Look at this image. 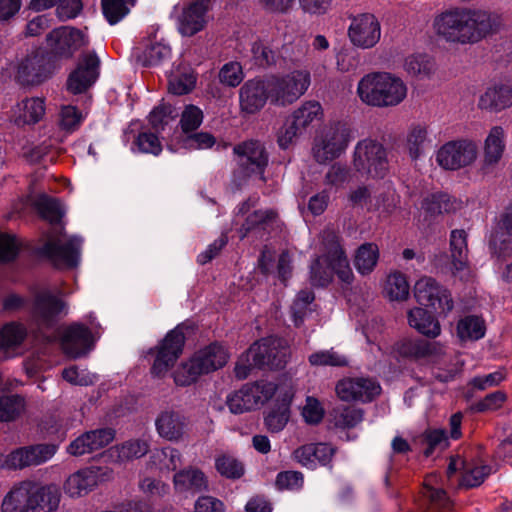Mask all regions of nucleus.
<instances>
[{
  "instance_id": "57",
  "label": "nucleus",
  "mask_w": 512,
  "mask_h": 512,
  "mask_svg": "<svg viewBox=\"0 0 512 512\" xmlns=\"http://www.w3.org/2000/svg\"><path fill=\"white\" fill-rule=\"evenodd\" d=\"M304 132L300 130L294 120L289 116L277 133V142L282 149H287L295 143Z\"/></svg>"
},
{
  "instance_id": "49",
  "label": "nucleus",
  "mask_w": 512,
  "mask_h": 512,
  "mask_svg": "<svg viewBox=\"0 0 512 512\" xmlns=\"http://www.w3.org/2000/svg\"><path fill=\"white\" fill-rule=\"evenodd\" d=\"M134 4L135 0H101L103 15L111 25L121 21Z\"/></svg>"
},
{
  "instance_id": "58",
  "label": "nucleus",
  "mask_w": 512,
  "mask_h": 512,
  "mask_svg": "<svg viewBox=\"0 0 512 512\" xmlns=\"http://www.w3.org/2000/svg\"><path fill=\"white\" fill-rule=\"evenodd\" d=\"M217 471L227 478H240L244 473V467L241 462L229 455H222L216 459Z\"/></svg>"
},
{
  "instance_id": "12",
  "label": "nucleus",
  "mask_w": 512,
  "mask_h": 512,
  "mask_svg": "<svg viewBox=\"0 0 512 512\" xmlns=\"http://www.w3.org/2000/svg\"><path fill=\"white\" fill-rule=\"evenodd\" d=\"M82 240L70 237L62 240L59 235H49L46 242L39 248V253L47 257L57 267H74L79 262Z\"/></svg>"
},
{
  "instance_id": "15",
  "label": "nucleus",
  "mask_w": 512,
  "mask_h": 512,
  "mask_svg": "<svg viewBox=\"0 0 512 512\" xmlns=\"http://www.w3.org/2000/svg\"><path fill=\"white\" fill-rule=\"evenodd\" d=\"M237 156L238 166L245 176L258 175L265 182V169L268 165V153L265 146L256 140H249L240 143L233 148Z\"/></svg>"
},
{
  "instance_id": "48",
  "label": "nucleus",
  "mask_w": 512,
  "mask_h": 512,
  "mask_svg": "<svg viewBox=\"0 0 512 512\" xmlns=\"http://www.w3.org/2000/svg\"><path fill=\"white\" fill-rule=\"evenodd\" d=\"M171 49L168 45L154 39H148L139 59L144 66H155L170 56Z\"/></svg>"
},
{
  "instance_id": "46",
  "label": "nucleus",
  "mask_w": 512,
  "mask_h": 512,
  "mask_svg": "<svg viewBox=\"0 0 512 512\" xmlns=\"http://www.w3.org/2000/svg\"><path fill=\"white\" fill-rule=\"evenodd\" d=\"M332 423L336 428H354L363 420V411L356 407L340 406L332 411Z\"/></svg>"
},
{
  "instance_id": "59",
  "label": "nucleus",
  "mask_w": 512,
  "mask_h": 512,
  "mask_svg": "<svg viewBox=\"0 0 512 512\" xmlns=\"http://www.w3.org/2000/svg\"><path fill=\"white\" fill-rule=\"evenodd\" d=\"M276 217L272 210H255L249 214L240 228L241 237L244 238L251 230L265 225Z\"/></svg>"
},
{
  "instance_id": "55",
  "label": "nucleus",
  "mask_w": 512,
  "mask_h": 512,
  "mask_svg": "<svg viewBox=\"0 0 512 512\" xmlns=\"http://www.w3.org/2000/svg\"><path fill=\"white\" fill-rule=\"evenodd\" d=\"M37 210L41 217L51 224H58L63 216L59 201L53 198H40L37 202Z\"/></svg>"
},
{
  "instance_id": "33",
  "label": "nucleus",
  "mask_w": 512,
  "mask_h": 512,
  "mask_svg": "<svg viewBox=\"0 0 512 512\" xmlns=\"http://www.w3.org/2000/svg\"><path fill=\"white\" fill-rule=\"evenodd\" d=\"M174 486L178 492H201L208 487V481L205 474L193 467H189L177 472L174 475Z\"/></svg>"
},
{
  "instance_id": "47",
  "label": "nucleus",
  "mask_w": 512,
  "mask_h": 512,
  "mask_svg": "<svg viewBox=\"0 0 512 512\" xmlns=\"http://www.w3.org/2000/svg\"><path fill=\"white\" fill-rule=\"evenodd\" d=\"M410 286L404 274L395 271L388 275L384 292L392 301H403L409 296Z\"/></svg>"
},
{
  "instance_id": "22",
  "label": "nucleus",
  "mask_w": 512,
  "mask_h": 512,
  "mask_svg": "<svg viewBox=\"0 0 512 512\" xmlns=\"http://www.w3.org/2000/svg\"><path fill=\"white\" fill-rule=\"evenodd\" d=\"M335 452V448L328 443H309L296 448L291 457L301 466L314 470L318 465H329Z\"/></svg>"
},
{
  "instance_id": "3",
  "label": "nucleus",
  "mask_w": 512,
  "mask_h": 512,
  "mask_svg": "<svg viewBox=\"0 0 512 512\" xmlns=\"http://www.w3.org/2000/svg\"><path fill=\"white\" fill-rule=\"evenodd\" d=\"M360 100L372 107H394L407 96L404 81L388 72H372L363 76L357 85Z\"/></svg>"
},
{
  "instance_id": "54",
  "label": "nucleus",
  "mask_w": 512,
  "mask_h": 512,
  "mask_svg": "<svg viewBox=\"0 0 512 512\" xmlns=\"http://www.w3.org/2000/svg\"><path fill=\"white\" fill-rule=\"evenodd\" d=\"M432 59L425 54H415L405 59L404 68L411 75L426 76L433 70Z\"/></svg>"
},
{
  "instance_id": "64",
  "label": "nucleus",
  "mask_w": 512,
  "mask_h": 512,
  "mask_svg": "<svg viewBox=\"0 0 512 512\" xmlns=\"http://www.w3.org/2000/svg\"><path fill=\"white\" fill-rule=\"evenodd\" d=\"M324 408L318 399L308 396L302 408V416L308 424H318L324 417Z\"/></svg>"
},
{
  "instance_id": "34",
  "label": "nucleus",
  "mask_w": 512,
  "mask_h": 512,
  "mask_svg": "<svg viewBox=\"0 0 512 512\" xmlns=\"http://www.w3.org/2000/svg\"><path fill=\"white\" fill-rule=\"evenodd\" d=\"M31 505L33 512L56 510L60 503V492L56 486L36 487L32 483Z\"/></svg>"
},
{
  "instance_id": "28",
  "label": "nucleus",
  "mask_w": 512,
  "mask_h": 512,
  "mask_svg": "<svg viewBox=\"0 0 512 512\" xmlns=\"http://www.w3.org/2000/svg\"><path fill=\"white\" fill-rule=\"evenodd\" d=\"M157 433L167 441L177 442L185 434L186 418L173 410L162 411L155 420Z\"/></svg>"
},
{
  "instance_id": "40",
  "label": "nucleus",
  "mask_w": 512,
  "mask_h": 512,
  "mask_svg": "<svg viewBox=\"0 0 512 512\" xmlns=\"http://www.w3.org/2000/svg\"><path fill=\"white\" fill-rule=\"evenodd\" d=\"M450 251L455 271L465 270L468 265L467 233L465 230L456 229L451 232Z\"/></svg>"
},
{
  "instance_id": "63",
  "label": "nucleus",
  "mask_w": 512,
  "mask_h": 512,
  "mask_svg": "<svg viewBox=\"0 0 512 512\" xmlns=\"http://www.w3.org/2000/svg\"><path fill=\"white\" fill-rule=\"evenodd\" d=\"M203 121V112L200 108L194 105L185 107L181 115V128L183 132L188 133L196 130Z\"/></svg>"
},
{
  "instance_id": "7",
  "label": "nucleus",
  "mask_w": 512,
  "mask_h": 512,
  "mask_svg": "<svg viewBox=\"0 0 512 512\" xmlns=\"http://www.w3.org/2000/svg\"><path fill=\"white\" fill-rule=\"evenodd\" d=\"M352 139V131L347 124L335 122L326 126L315 139L313 154L316 161L326 163L338 158Z\"/></svg>"
},
{
  "instance_id": "4",
  "label": "nucleus",
  "mask_w": 512,
  "mask_h": 512,
  "mask_svg": "<svg viewBox=\"0 0 512 512\" xmlns=\"http://www.w3.org/2000/svg\"><path fill=\"white\" fill-rule=\"evenodd\" d=\"M230 358L227 348L217 342L211 343L195 352L187 361L182 362L173 373L178 386H189L201 375L209 374L224 367Z\"/></svg>"
},
{
  "instance_id": "52",
  "label": "nucleus",
  "mask_w": 512,
  "mask_h": 512,
  "mask_svg": "<svg viewBox=\"0 0 512 512\" xmlns=\"http://www.w3.org/2000/svg\"><path fill=\"white\" fill-rule=\"evenodd\" d=\"M26 329L18 323L6 324L0 330V349H8L20 345L26 337Z\"/></svg>"
},
{
  "instance_id": "41",
  "label": "nucleus",
  "mask_w": 512,
  "mask_h": 512,
  "mask_svg": "<svg viewBox=\"0 0 512 512\" xmlns=\"http://www.w3.org/2000/svg\"><path fill=\"white\" fill-rule=\"evenodd\" d=\"M379 260V248L375 243H364L358 247L354 257V265L361 275H369Z\"/></svg>"
},
{
  "instance_id": "50",
  "label": "nucleus",
  "mask_w": 512,
  "mask_h": 512,
  "mask_svg": "<svg viewBox=\"0 0 512 512\" xmlns=\"http://www.w3.org/2000/svg\"><path fill=\"white\" fill-rule=\"evenodd\" d=\"M437 481V475L431 474L429 475L425 482L423 488V495L429 499L433 510L434 508H439L442 510H450L452 507V502L447 497L446 492L441 488H435L433 485Z\"/></svg>"
},
{
  "instance_id": "25",
  "label": "nucleus",
  "mask_w": 512,
  "mask_h": 512,
  "mask_svg": "<svg viewBox=\"0 0 512 512\" xmlns=\"http://www.w3.org/2000/svg\"><path fill=\"white\" fill-rule=\"evenodd\" d=\"M512 106V86L498 82L489 85L479 96L480 110L498 113Z\"/></svg>"
},
{
  "instance_id": "60",
  "label": "nucleus",
  "mask_w": 512,
  "mask_h": 512,
  "mask_svg": "<svg viewBox=\"0 0 512 512\" xmlns=\"http://www.w3.org/2000/svg\"><path fill=\"white\" fill-rule=\"evenodd\" d=\"M30 466L41 465L50 460L57 451V446L53 444H37L26 446Z\"/></svg>"
},
{
  "instance_id": "36",
  "label": "nucleus",
  "mask_w": 512,
  "mask_h": 512,
  "mask_svg": "<svg viewBox=\"0 0 512 512\" xmlns=\"http://www.w3.org/2000/svg\"><path fill=\"white\" fill-rule=\"evenodd\" d=\"M408 323L412 328L429 338H436L441 333L438 320L427 310L420 307L408 312Z\"/></svg>"
},
{
  "instance_id": "43",
  "label": "nucleus",
  "mask_w": 512,
  "mask_h": 512,
  "mask_svg": "<svg viewBox=\"0 0 512 512\" xmlns=\"http://www.w3.org/2000/svg\"><path fill=\"white\" fill-rule=\"evenodd\" d=\"M290 117L300 130L305 132L314 121H320L323 118V109L317 101H306L294 110Z\"/></svg>"
},
{
  "instance_id": "9",
  "label": "nucleus",
  "mask_w": 512,
  "mask_h": 512,
  "mask_svg": "<svg viewBox=\"0 0 512 512\" xmlns=\"http://www.w3.org/2000/svg\"><path fill=\"white\" fill-rule=\"evenodd\" d=\"M478 156V146L470 139L451 140L436 152L437 164L450 171H456L473 164Z\"/></svg>"
},
{
  "instance_id": "27",
  "label": "nucleus",
  "mask_w": 512,
  "mask_h": 512,
  "mask_svg": "<svg viewBox=\"0 0 512 512\" xmlns=\"http://www.w3.org/2000/svg\"><path fill=\"white\" fill-rule=\"evenodd\" d=\"M44 115V99L32 97L16 103L11 109L10 119L17 126H25L38 123Z\"/></svg>"
},
{
  "instance_id": "26",
  "label": "nucleus",
  "mask_w": 512,
  "mask_h": 512,
  "mask_svg": "<svg viewBox=\"0 0 512 512\" xmlns=\"http://www.w3.org/2000/svg\"><path fill=\"white\" fill-rule=\"evenodd\" d=\"M506 134L501 126H493L484 141L481 170L490 172L502 159L505 151Z\"/></svg>"
},
{
  "instance_id": "8",
  "label": "nucleus",
  "mask_w": 512,
  "mask_h": 512,
  "mask_svg": "<svg viewBox=\"0 0 512 512\" xmlns=\"http://www.w3.org/2000/svg\"><path fill=\"white\" fill-rule=\"evenodd\" d=\"M278 389L274 382L266 380L247 383L227 397V405L234 414L252 411L268 402Z\"/></svg>"
},
{
  "instance_id": "35",
  "label": "nucleus",
  "mask_w": 512,
  "mask_h": 512,
  "mask_svg": "<svg viewBox=\"0 0 512 512\" xmlns=\"http://www.w3.org/2000/svg\"><path fill=\"white\" fill-rule=\"evenodd\" d=\"M31 482H22L14 487L3 499L2 512L31 511Z\"/></svg>"
},
{
  "instance_id": "24",
  "label": "nucleus",
  "mask_w": 512,
  "mask_h": 512,
  "mask_svg": "<svg viewBox=\"0 0 512 512\" xmlns=\"http://www.w3.org/2000/svg\"><path fill=\"white\" fill-rule=\"evenodd\" d=\"M396 352L403 357L415 360L436 362L444 355V346L439 342L404 339L395 346Z\"/></svg>"
},
{
  "instance_id": "51",
  "label": "nucleus",
  "mask_w": 512,
  "mask_h": 512,
  "mask_svg": "<svg viewBox=\"0 0 512 512\" xmlns=\"http://www.w3.org/2000/svg\"><path fill=\"white\" fill-rule=\"evenodd\" d=\"M314 298V292L307 289L301 290L297 294L291 306L292 318L296 326H300L306 315L311 311L309 306L314 301Z\"/></svg>"
},
{
  "instance_id": "53",
  "label": "nucleus",
  "mask_w": 512,
  "mask_h": 512,
  "mask_svg": "<svg viewBox=\"0 0 512 512\" xmlns=\"http://www.w3.org/2000/svg\"><path fill=\"white\" fill-rule=\"evenodd\" d=\"M84 120V115L73 105H64L59 112L58 124L62 130L73 132Z\"/></svg>"
},
{
  "instance_id": "21",
  "label": "nucleus",
  "mask_w": 512,
  "mask_h": 512,
  "mask_svg": "<svg viewBox=\"0 0 512 512\" xmlns=\"http://www.w3.org/2000/svg\"><path fill=\"white\" fill-rule=\"evenodd\" d=\"M270 101L265 79L254 78L246 81L239 90V105L242 112L255 114Z\"/></svg>"
},
{
  "instance_id": "42",
  "label": "nucleus",
  "mask_w": 512,
  "mask_h": 512,
  "mask_svg": "<svg viewBox=\"0 0 512 512\" xmlns=\"http://www.w3.org/2000/svg\"><path fill=\"white\" fill-rule=\"evenodd\" d=\"M26 409L25 399L18 394L0 393V422H12L22 416Z\"/></svg>"
},
{
  "instance_id": "17",
  "label": "nucleus",
  "mask_w": 512,
  "mask_h": 512,
  "mask_svg": "<svg viewBox=\"0 0 512 512\" xmlns=\"http://www.w3.org/2000/svg\"><path fill=\"white\" fill-rule=\"evenodd\" d=\"M213 0H191L185 3L177 16V28L181 35L191 37L202 31L210 20Z\"/></svg>"
},
{
  "instance_id": "18",
  "label": "nucleus",
  "mask_w": 512,
  "mask_h": 512,
  "mask_svg": "<svg viewBox=\"0 0 512 512\" xmlns=\"http://www.w3.org/2000/svg\"><path fill=\"white\" fill-rule=\"evenodd\" d=\"M100 59L93 51L82 53L77 66L67 79V90L72 94H81L90 88L99 77Z\"/></svg>"
},
{
  "instance_id": "16",
  "label": "nucleus",
  "mask_w": 512,
  "mask_h": 512,
  "mask_svg": "<svg viewBox=\"0 0 512 512\" xmlns=\"http://www.w3.org/2000/svg\"><path fill=\"white\" fill-rule=\"evenodd\" d=\"M353 46L360 49H371L381 38V24L372 13H361L350 18L347 31Z\"/></svg>"
},
{
  "instance_id": "61",
  "label": "nucleus",
  "mask_w": 512,
  "mask_h": 512,
  "mask_svg": "<svg viewBox=\"0 0 512 512\" xmlns=\"http://www.w3.org/2000/svg\"><path fill=\"white\" fill-rule=\"evenodd\" d=\"M196 78L193 73L173 74L169 79V91L174 95L189 93L195 86Z\"/></svg>"
},
{
  "instance_id": "6",
  "label": "nucleus",
  "mask_w": 512,
  "mask_h": 512,
  "mask_svg": "<svg viewBox=\"0 0 512 512\" xmlns=\"http://www.w3.org/2000/svg\"><path fill=\"white\" fill-rule=\"evenodd\" d=\"M353 166L361 175L383 178L389 168L386 148L370 138L359 141L353 153Z\"/></svg>"
},
{
  "instance_id": "19",
  "label": "nucleus",
  "mask_w": 512,
  "mask_h": 512,
  "mask_svg": "<svg viewBox=\"0 0 512 512\" xmlns=\"http://www.w3.org/2000/svg\"><path fill=\"white\" fill-rule=\"evenodd\" d=\"M67 313L66 303L44 290L35 296L33 317L40 329L51 328L61 314Z\"/></svg>"
},
{
  "instance_id": "30",
  "label": "nucleus",
  "mask_w": 512,
  "mask_h": 512,
  "mask_svg": "<svg viewBox=\"0 0 512 512\" xmlns=\"http://www.w3.org/2000/svg\"><path fill=\"white\" fill-rule=\"evenodd\" d=\"M504 235L512 236V201L499 215L496 223V231L491 235L489 245L492 253L498 258L506 256V241Z\"/></svg>"
},
{
  "instance_id": "10",
  "label": "nucleus",
  "mask_w": 512,
  "mask_h": 512,
  "mask_svg": "<svg viewBox=\"0 0 512 512\" xmlns=\"http://www.w3.org/2000/svg\"><path fill=\"white\" fill-rule=\"evenodd\" d=\"M185 335L181 326L169 331L161 343L155 348V359L151 374L163 377L183 352Z\"/></svg>"
},
{
  "instance_id": "29",
  "label": "nucleus",
  "mask_w": 512,
  "mask_h": 512,
  "mask_svg": "<svg viewBox=\"0 0 512 512\" xmlns=\"http://www.w3.org/2000/svg\"><path fill=\"white\" fill-rule=\"evenodd\" d=\"M15 79L21 85H37L46 79L44 59L38 54L28 55L16 67Z\"/></svg>"
},
{
  "instance_id": "13",
  "label": "nucleus",
  "mask_w": 512,
  "mask_h": 512,
  "mask_svg": "<svg viewBox=\"0 0 512 512\" xmlns=\"http://www.w3.org/2000/svg\"><path fill=\"white\" fill-rule=\"evenodd\" d=\"M414 296L419 304L430 307L439 314L447 315L454 307L450 292L428 276L415 283Z\"/></svg>"
},
{
  "instance_id": "44",
  "label": "nucleus",
  "mask_w": 512,
  "mask_h": 512,
  "mask_svg": "<svg viewBox=\"0 0 512 512\" xmlns=\"http://www.w3.org/2000/svg\"><path fill=\"white\" fill-rule=\"evenodd\" d=\"M485 322L481 317L468 315L461 318L456 327L457 336L461 341H476L485 335Z\"/></svg>"
},
{
  "instance_id": "37",
  "label": "nucleus",
  "mask_w": 512,
  "mask_h": 512,
  "mask_svg": "<svg viewBox=\"0 0 512 512\" xmlns=\"http://www.w3.org/2000/svg\"><path fill=\"white\" fill-rule=\"evenodd\" d=\"M462 207V201L446 193L430 194L423 199L422 208L431 216L453 213Z\"/></svg>"
},
{
  "instance_id": "5",
  "label": "nucleus",
  "mask_w": 512,
  "mask_h": 512,
  "mask_svg": "<svg viewBox=\"0 0 512 512\" xmlns=\"http://www.w3.org/2000/svg\"><path fill=\"white\" fill-rule=\"evenodd\" d=\"M270 103L285 107L296 102L309 88L311 75L307 70H295L286 75L266 78Z\"/></svg>"
},
{
  "instance_id": "38",
  "label": "nucleus",
  "mask_w": 512,
  "mask_h": 512,
  "mask_svg": "<svg viewBox=\"0 0 512 512\" xmlns=\"http://www.w3.org/2000/svg\"><path fill=\"white\" fill-rule=\"evenodd\" d=\"M430 143L428 128L423 124L411 125L407 131L405 148L412 160H418L425 153L426 146Z\"/></svg>"
},
{
  "instance_id": "2",
  "label": "nucleus",
  "mask_w": 512,
  "mask_h": 512,
  "mask_svg": "<svg viewBox=\"0 0 512 512\" xmlns=\"http://www.w3.org/2000/svg\"><path fill=\"white\" fill-rule=\"evenodd\" d=\"M321 237L326 254L316 258L311 264L310 280L312 285L327 286L331 282L333 274H336L342 282L350 284L354 275L339 243L338 234L332 229H325Z\"/></svg>"
},
{
  "instance_id": "23",
  "label": "nucleus",
  "mask_w": 512,
  "mask_h": 512,
  "mask_svg": "<svg viewBox=\"0 0 512 512\" xmlns=\"http://www.w3.org/2000/svg\"><path fill=\"white\" fill-rule=\"evenodd\" d=\"M93 343L94 339L91 331L79 323L67 327L61 339L64 353L71 358L86 355L91 350Z\"/></svg>"
},
{
  "instance_id": "45",
  "label": "nucleus",
  "mask_w": 512,
  "mask_h": 512,
  "mask_svg": "<svg viewBox=\"0 0 512 512\" xmlns=\"http://www.w3.org/2000/svg\"><path fill=\"white\" fill-rule=\"evenodd\" d=\"M490 473L491 467L489 465L466 460L464 470L461 472L460 485L466 488L478 487Z\"/></svg>"
},
{
  "instance_id": "31",
  "label": "nucleus",
  "mask_w": 512,
  "mask_h": 512,
  "mask_svg": "<svg viewBox=\"0 0 512 512\" xmlns=\"http://www.w3.org/2000/svg\"><path fill=\"white\" fill-rule=\"evenodd\" d=\"M98 473L92 469H82L70 475L65 484L64 491L70 497H81L89 493L96 485Z\"/></svg>"
},
{
  "instance_id": "62",
  "label": "nucleus",
  "mask_w": 512,
  "mask_h": 512,
  "mask_svg": "<svg viewBox=\"0 0 512 512\" xmlns=\"http://www.w3.org/2000/svg\"><path fill=\"white\" fill-rule=\"evenodd\" d=\"M244 78L242 66L238 62H229L223 65L219 71V80L222 84L236 87Z\"/></svg>"
},
{
  "instance_id": "56",
  "label": "nucleus",
  "mask_w": 512,
  "mask_h": 512,
  "mask_svg": "<svg viewBox=\"0 0 512 512\" xmlns=\"http://www.w3.org/2000/svg\"><path fill=\"white\" fill-rule=\"evenodd\" d=\"M309 363L313 366H335L342 367L348 364L345 356L334 350H322L312 353L309 356Z\"/></svg>"
},
{
  "instance_id": "39",
  "label": "nucleus",
  "mask_w": 512,
  "mask_h": 512,
  "mask_svg": "<svg viewBox=\"0 0 512 512\" xmlns=\"http://www.w3.org/2000/svg\"><path fill=\"white\" fill-rule=\"evenodd\" d=\"M292 399V393L286 392L282 403L271 408L265 415L264 423L267 430L271 433L282 431L290 418L289 403Z\"/></svg>"
},
{
  "instance_id": "32",
  "label": "nucleus",
  "mask_w": 512,
  "mask_h": 512,
  "mask_svg": "<svg viewBox=\"0 0 512 512\" xmlns=\"http://www.w3.org/2000/svg\"><path fill=\"white\" fill-rule=\"evenodd\" d=\"M149 448V442L144 438L129 439L111 447L108 454L110 458L117 462H126L143 457L148 453Z\"/></svg>"
},
{
  "instance_id": "11",
  "label": "nucleus",
  "mask_w": 512,
  "mask_h": 512,
  "mask_svg": "<svg viewBox=\"0 0 512 512\" xmlns=\"http://www.w3.org/2000/svg\"><path fill=\"white\" fill-rule=\"evenodd\" d=\"M289 348L285 340L277 337H266L253 343L248 349L253 364L258 368H282L286 362Z\"/></svg>"
},
{
  "instance_id": "20",
  "label": "nucleus",
  "mask_w": 512,
  "mask_h": 512,
  "mask_svg": "<svg viewBox=\"0 0 512 512\" xmlns=\"http://www.w3.org/2000/svg\"><path fill=\"white\" fill-rule=\"evenodd\" d=\"M381 387L370 378H346L336 385V393L343 401L369 402L378 396Z\"/></svg>"
},
{
  "instance_id": "14",
  "label": "nucleus",
  "mask_w": 512,
  "mask_h": 512,
  "mask_svg": "<svg viewBox=\"0 0 512 512\" xmlns=\"http://www.w3.org/2000/svg\"><path fill=\"white\" fill-rule=\"evenodd\" d=\"M46 42L50 54L60 59L71 58L77 50L89 43L81 30L69 26L53 29L46 36Z\"/></svg>"
},
{
  "instance_id": "1",
  "label": "nucleus",
  "mask_w": 512,
  "mask_h": 512,
  "mask_svg": "<svg viewBox=\"0 0 512 512\" xmlns=\"http://www.w3.org/2000/svg\"><path fill=\"white\" fill-rule=\"evenodd\" d=\"M502 25L495 13L464 6H452L438 13L433 30L443 41L451 44H475L496 33Z\"/></svg>"
}]
</instances>
